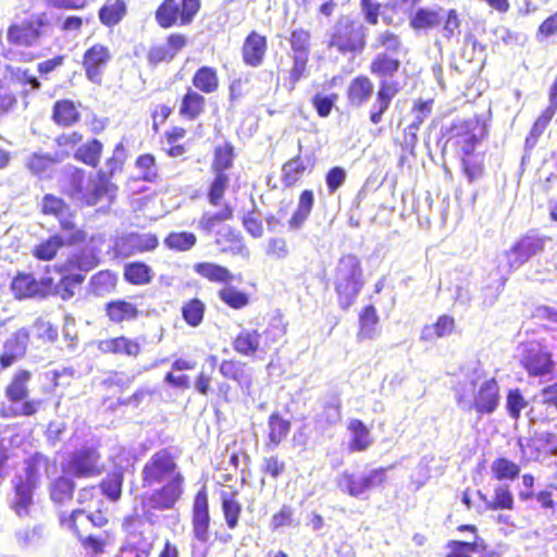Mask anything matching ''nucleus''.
Wrapping results in <instances>:
<instances>
[{"mask_svg": "<svg viewBox=\"0 0 557 557\" xmlns=\"http://www.w3.org/2000/svg\"><path fill=\"white\" fill-rule=\"evenodd\" d=\"M239 491L233 488L230 492H221V510L228 529L234 530L238 527L243 511V505L238 499Z\"/></svg>", "mask_w": 557, "mask_h": 557, "instance_id": "c9c22d12", "label": "nucleus"}, {"mask_svg": "<svg viewBox=\"0 0 557 557\" xmlns=\"http://www.w3.org/2000/svg\"><path fill=\"white\" fill-rule=\"evenodd\" d=\"M30 339V332L27 327H21L14 331L10 337H8L2 347L17 354L23 359L27 354V348Z\"/></svg>", "mask_w": 557, "mask_h": 557, "instance_id": "69168bd1", "label": "nucleus"}, {"mask_svg": "<svg viewBox=\"0 0 557 557\" xmlns=\"http://www.w3.org/2000/svg\"><path fill=\"white\" fill-rule=\"evenodd\" d=\"M52 28L46 12L24 9L16 14L7 29V41L12 47H32L38 44Z\"/></svg>", "mask_w": 557, "mask_h": 557, "instance_id": "20e7f679", "label": "nucleus"}, {"mask_svg": "<svg viewBox=\"0 0 557 557\" xmlns=\"http://www.w3.org/2000/svg\"><path fill=\"white\" fill-rule=\"evenodd\" d=\"M185 476L162 482L151 490L150 494L143 495V505L153 511H168L176 508L185 493Z\"/></svg>", "mask_w": 557, "mask_h": 557, "instance_id": "ddd939ff", "label": "nucleus"}, {"mask_svg": "<svg viewBox=\"0 0 557 557\" xmlns=\"http://www.w3.org/2000/svg\"><path fill=\"white\" fill-rule=\"evenodd\" d=\"M104 313L111 323L123 324L137 320L141 311L137 304L124 298H119L112 299L104 305Z\"/></svg>", "mask_w": 557, "mask_h": 557, "instance_id": "bb28decb", "label": "nucleus"}, {"mask_svg": "<svg viewBox=\"0 0 557 557\" xmlns=\"http://www.w3.org/2000/svg\"><path fill=\"white\" fill-rule=\"evenodd\" d=\"M237 157L235 147L231 141L216 145L210 164L213 177L209 181L206 196L212 207H220L230 187L231 177L226 172L232 169Z\"/></svg>", "mask_w": 557, "mask_h": 557, "instance_id": "39448f33", "label": "nucleus"}, {"mask_svg": "<svg viewBox=\"0 0 557 557\" xmlns=\"http://www.w3.org/2000/svg\"><path fill=\"white\" fill-rule=\"evenodd\" d=\"M307 172L305 160L297 154L283 164L281 182L285 188H293L301 182Z\"/></svg>", "mask_w": 557, "mask_h": 557, "instance_id": "c03bdc74", "label": "nucleus"}, {"mask_svg": "<svg viewBox=\"0 0 557 557\" xmlns=\"http://www.w3.org/2000/svg\"><path fill=\"white\" fill-rule=\"evenodd\" d=\"M5 72L8 73L9 79L13 85H18L22 87L29 86L32 90H36L41 87V83L35 75L32 74L29 69L7 65Z\"/></svg>", "mask_w": 557, "mask_h": 557, "instance_id": "338daca9", "label": "nucleus"}, {"mask_svg": "<svg viewBox=\"0 0 557 557\" xmlns=\"http://www.w3.org/2000/svg\"><path fill=\"white\" fill-rule=\"evenodd\" d=\"M218 370L225 380L233 381L242 391L249 393L252 388L253 376L248 362L235 357L223 359Z\"/></svg>", "mask_w": 557, "mask_h": 557, "instance_id": "4be33fe9", "label": "nucleus"}, {"mask_svg": "<svg viewBox=\"0 0 557 557\" xmlns=\"http://www.w3.org/2000/svg\"><path fill=\"white\" fill-rule=\"evenodd\" d=\"M214 244L221 253L239 255L245 249L243 236L233 227L218 231Z\"/></svg>", "mask_w": 557, "mask_h": 557, "instance_id": "a19ab883", "label": "nucleus"}, {"mask_svg": "<svg viewBox=\"0 0 557 557\" xmlns=\"http://www.w3.org/2000/svg\"><path fill=\"white\" fill-rule=\"evenodd\" d=\"M371 47L374 54L368 65L370 74L379 83L401 84L395 79L403 69L400 57L407 53L401 36L391 29H385L375 35Z\"/></svg>", "mask_w": 557, "mask_h": 557, "instance_id": "f257e3e1", "label": "nucleus"}, {"mask_svg": "<svg viewBox=\"0 0 557 557\" xmlns=\"http://www.w3.org/2000/svg\"><path fill=\"white\" fill-rule=\"evenodd\" d=\"M124 278L132 285H147L152 281L153 272L146 263L134 261L124 267Z\"/></svg>", "mask_w": 557, "mask_h": 557, "instance_id": "bf43d9fd", "label": "nucleus"}, {"mask_svg": "<svg viewBox=\"0 0 557 557\" xmlns=\"http://www.w3.org/2000/svg\"><path fill=\"white\" fill-rule=\"evenodd\" d=\"M116 189L115 185L111 183L109 175L106 172H98L92 184V188L85 193L81 198L82 202L88 207L97 205L103 197L108 196Z\"/></svg>", "mask_w": 557, "mask_h": 557, "instance_id": "a18cd8bd", "label": "nucleus"}, {"mask_svg": "<svg viewBox=\"0 0 557 557\" xmlns=\"http://www.w3.org/2000/svg\"><path fill=\"white\" fill-rule=\"evenodd\" d=\"M207 110L205 95L187 87L178 100V115L185 121L198 120Z\"/></svg>", "mask_w": 557, "mask_h": 557, "instance_id": "c85d7f7f", "label": "nucleus"}, {"mask_svg": "<svg viewBox=\"0 0 557 557\" xmlns=\"http://www.w3.org/2000/svg\"><path fill=\"white\" fill-rule=\"evenodd\" d=\"M187 135V129L180 125H172L164 132V139L169 148L166 154L172 158H178L187 152V147L183 143Z\"/></svg>", "mask_w": 557, "mask_h": 557, "instance_id": "5fc2aeb1", "label": "nucleus"}, {"mask_svg": "<svg viewBox=\"0 0 557 557\" xmlns=\"http://www.w3.org/2000/svg\"><path fill=\"white\" fill-rule=\"evenodd\" d=\"M206 309L203 300L198 297L190 298L181 307L182 318L188 326L197 327L203 322Z\"/></svg>", "mask_w": 557, "mask_h": 557, "instance_id": "6e6d98bb", "label": "nucleus"}, {"mask_svg": "<svg viewBox=\"0 0 557 557\" xmlns=\"http://www.w3.org/2000/svg\"><path fill=\"white\" fill-rule=\"evenodd\" d=\"M129 255H138L153 251L159 246V238L156 234L132 233L125 238Z\"/></svg>", "mask_w": 557, "mask_h": 557, "instance_id": "4d7b16f0", "label": "nucleus"}, {"mask_svg": "<svg viewBox=\"0 0 557 557\" xmlns=\"http://www.w3.org/2000/svg\"><path fill=\"white\" fill-rule=\"evenodd\" d=\"M367 39V28L359 21L342 16L333 26L326 46L341 55L354 58L364 51Z\"/></svg>", "mask_w": 557, "mask_h": 557, "instance_id": "423d86ee", "label": "nucleus"}, {"mask_svg": "<svg viewBox=\"0 0 557 557\" xmlns=\"http://www.w3.org/2000/svg\"><path fill=\"white\" fill-rule=\"evenodd\" d=\"M96 348L102 355L123 356L131 359H137L143 352L140 342L126 335L99 339Z\"/></svg>", "mask_w": 557, "mask_h": 557, "instance_id": "412c9836", "label": "nucleus"}, {"mask_svg": "<svg viewBox=\"0 0 557 557\" xmlns=\"http://www.w3.org/2000/svg\"><path fill=\"white\" fill-rule=\"evenodd\" d=\"M287 327L288 322L283 318V315H272L267 323V327L262 332L265 345L286 342Z\"/></svg>", "mask_w": 557, "mask_h": 557, "instance_id": "13d9d810", "label": "nucleus"}, {"mask_svg": "<svg viewBox=\"0 0 557 557\" xmlns=\"http://www.w3.org/2000/svg\"><path fill=\"white\" fill-rule=\"evenodd\" d=\"M292 430L289 419L283 417L280 411H273L268 418V435L265 445L270 448L280 446Z\"/></svg>", "mask_w": 557, "mask_h": 557, "instance_id": "2f4dec72", "label": "nucleus"}, {"mask_svg": "<svg viewBox=\"0 0 557 557\" xmlns=\"http://www.w3.org/2000/svg\"><path fill=\"white\" fill-rule=\"evenodd\" d=\"M76 502L79 507L75 510H82L81 516H84L87 510H91L92 508L99 505L102 506L104 504L98 492V487L95 484H89L79 488Z\"/></svg>", "mask_w": 557, "mask_h": 557, "instance_id": "e2e57ef3", "label": "nucleus"}, {"mask_svg": "<svg viewBox=\"0 0 557 557\" xmlns=\"http://www.w3.org/2000/svg\"><path fill=\"white\" fill-rule=\"evenodd\" d=\"M99 259L92 252L78 251L71 255L63 263L55 264L54 271L60 275L58 282L46 277L47 297L57 296L63 301L72 299L86 280V273L95 269Z\"/></svg>", "mask_w": 557, "mask_h": 557, "instance_id": "f03ea898", "label": "nucleus"}, {"mask_svg": "<svg viewBox=\"0 0 557 557\" xmlns=\"http://www.w3.org/2000/svg\"><path fill=\"white\" fill-rule=\"evenodd\" d=\"M113 60L110 47L103 42H94L82 55L84 74L91 83L100 84L102 76Z\"/></svg>", "mask_w": 557, "mask_h": 557, "instance_id": "dca6fc26", "label": "nucleus"}, {"mask_svg": "<svg viewBox=\"0 0 557 557\" xmlns=\"http://www.w3.org/2000/svg\"><path fill=\"white\" fill-rule=\"evenodd\" d=\"M124 483V471L121 468L110 471L104 479H102L97 487L101 493L111 502H117L122 496Z\"/></svg>", "mask_w": 557, "mask_h": 557, "instance_id": "8fccbe9b", "label": "nucleus"}, {"mask_svg": "<svg viewBox=\"0 0 557 557\" xmlns=\"http://www.w3.org/2000/svg\"><path fill=\"white\" fill-rule=\"evenodd\" d=\"M479 124L478 119H469L451 124L448 129L449 137L447 141L451 143L461 162V171L471 183L478 180L484 170L482 159L475 153V149L481 141V138L475 134Z\"/></svg>", "mask_w": 557, "mask_h": 557, "instance_id": "7ed1b4c3", "label": "nucleus"}, {"mask_svg": "<svg viewBox=\"0 0 557 557\" xmlns=\"http://www.w3.org/2000/svg\"><path fill=\"white\" fill-rule=\"evenodd\" d=\"M520 471V466L505 456L496 457L491 463L492 478L497 482H512L519 478Z\"/></svg>", "mask_w": 557, "mask_h": 557, "instance_id": "09e8293b", "label": "nucleus"}, {"mask_svg": "<svg viewBox=\"0 0 557 557\" xmlns=\"http://www.w3.org/2000/svg\"><path fill=\"white\" fill-rule=\"evenodd\" d=\"M197 236L187 231L170 232L164 237V246L175 252H185L191 250L197 244Z\"/></svg>", "mask_w": 557, "mask_h": 557, "instance_id": "052dcab7", "label": "nucleus"}, {"mask_svg": "<svg viewBox=\"0 0 557 557\" xmlns=\"http://www.w3.org/2000/svg\"><path fill=\"white\" fill-rule=\"evenodd\" d=\"M404 88V84H386L380 82L375 91V100L369 111V120L377 125L383 121L384 113L389 109L392 101Z\"/></svg>", "mask_w": 557, "mask_h": 557, "instance_id": "393cba45", "label": "nucleus"}, {"mask_svg": "<svg viewBox=\"0 0 557 557\" xmlns=\"http://www.w3.org/2000/svg\"><path fill=\"white\" fill-rule=\"evenodd\" d=\"M490 510H512L515 508L513 494L508 485H497L493 491V496L490 502L485 504Z\"/></svg>", "mask_w": 557, "mask_h": 557, "instance_id": "0e129e2a", "label": "nucleus"}, {"mask_svg": "<svg viewBox=\"0 0 557 557\" xmlns=\"http://www.w3.org/2000/svg\"><path fill=\"white\" fill-rule=\"evenodd\" d=\"M201 0H162L154 11V20L160 28L190 25L201 10Z\"/></svg>", "mask_w": 557, "mask_h": 557, "instance_id": "1a4fd4ad", "label": "nucleus"}, {"mask_svg": "<svg viewBox=\"0 0 557 557\" xmlns=\"http://www.w3.org/2000/svg\"><path fill=\"white\" fill-rule=\"evenodd\" d=\"M260 336L257 330H242L232 339V348L239 356H255L260 350Z\"/></svg>", "mask_w": 557, "mask_h": 557, "instance_id": "ea45409f", "label": "nucleus"}, {"mask_svg": "<svg viewBox=\"0 0 557 557\" xmlns=\"http://www.w3.org/2000/svg\"><path fill=\"white\" fill-rule=\"evenodd\" d=\"M374 94V85L366 74L355 76L347 85L345 96L349 107L361 108Z\"/></svg>", "mask_w": 557, "mask_h": 557, "instance_id": "a878e982", "label": "nucleus"}, {"mask_svg": "<svg viewBox=\"0 0 557 557\" xmlns=\"http://www.w3.org/2000/svg\"><path fill=\"white\" fill-rule=\"evenodd\" d=\"M347 430L350 433L347 445V449L350 454L362 453L371 447L373 438L370 429L362 420L357 418L350 419L347 423Z\"/></svg>", "mask_w": 557, "mask_h": 557, "instance_id": "7c9ffc66", "label": "nucleus"}, {"mask_svg": "<svg viewBox=\"0 0 557 557\" xmlns=\"http://www.w3.org/2000/svg\"><path fill=\"white\" fill-rule=\"evenodd\" d=\"M520 366L530 377H542L553 373L555 361L553 354L541 342H530L524 344Z\"/></svg>", "mask_w": 557, "mask_h": 557, "instance_id": "2eb2a0df", "label": "nucleus"}, {"mask_svg": "<svg viewBox=\"0 0 557 557\" xmlns=\"http://www.w3.org/2000/svg\"><path fill=\"white\" fill-rule=\"evenodd\" d=\"M65 247L60 234L50 235L47 239L36 245L32 251L33 256L40 261L53 260L58 251Z\"/></svg>", "mask_w": 557, "mask_h": 557, "instance_id": "680f3d73", "label": "nucleus"}, {"mask_svg": "<svg viewBox=\"0 0 557 557\" xmlns=\"http://www.w3.org/2000/svg\"><path fill=\"white\" fill-rule=\"evenodd\" d=\"M177 459V454L169 447L154 451L141 468L143 488H153L162 482L185 476Z\"/></svg>", "mask_w": 557, "mask_h": 557, "instance_id": "6e6552de", "label": "nucleus"}, {"mask_svg": "<svg viewBox=\"0 0 557 557\" xmlns=\"http://www.w3.org/2000/svg\"><path fill=\"white\" fill-rule=\"evenodd\" d=\"M190 515L195 539L203 543L208 542L211 517L208 490L206 486L200 487L194 495Z\"/></svg>", "mask_w": 557, "mask_h": 557, "instance_id": "a211bd4d", "label": "nucleus"}, {"mask_svg": "<svg viewBox=\"0 0 557 557\" xmlns=\"http://www.w3.org/2000/svg\"><path fill=\"white\" fill-rule=\"evenodd\" d=\"M380 315L374 305L370 304L361 308L358 313L357 341L372 339L377 334Z\"/></svg>", "mask_w": 557, "mask_h": 557, "instance_id": "473e14b6", "label": "nucleus"}, {"mask_svg": "<svg viewBox=\"0 0 557 557\" xmlns=\"http://www.w3.org/2000/svg\"><path fill=\"white\" fill-rule=\"evenodd\" d=\"M58 224L61 231V239L65 246H79L86 242L87 234L78 225L75 211L58 220Z\"/></svg>", "mask_w": 557, "mask_h": 557, "instance_id": "72a5a7b5", "label": "nucleus"}, {"mask_svg": "<svg viewBox=\"0 0 557 557\" xmlns=\"http://www.w3.org/2000/svg\"><path fill=\"white\" fill-rule=\"evenodd\" d=\"M194 271L212 283L227 284L233 280V275L227 268L208 261L196 263Z\"/></svg>", "mask_w": 557, "mask_h": 557, "instance_id": "603ef678", "label": "nucleus"}, {"mask_svg": "<svg viewBox=\"0 0 557 557\" xmlns=\"http://www.w3.org/2000/svg\"><path fill=\"white\" fill-rule=\"evenodd\" d=\"M74 211L70 203H67L62 197L57 196L52 193H47L42 196L39 212L44 216H52L57 221L66 214Z\"/></svg>", "mask_w": 557, "mask_h": 557, "instance_id": "de8ad7c7", "label": "nucleus"}, {"mask_svg": "<svg viewBox=\"0 0 557 557\" xmlns=\"http://www.w3.org/2000/svg\"><path fill=\"white\" fill-rule=\"evenodd\" d=\"M500 386L495 377L484 380L475 389L470 409L480 416L491 414L499 406Z\"/></svg>", "mask_w": 557, "mask_h": 557, "instance_id": "6ab92c4d", "label": "nucleus"}, {"mask_svg": "<svg viewBox=\"0 0 557 557\" xmlns=\"http://www.w3.org/2000/svg\"><path fill=\"white\" fill-rule=\"evenodd\" d=\"M53 122L62 127H71L81 120V113L70 99L57 100L52 108Z\"/></svg>", "mask_w": 557, "mask_h": 557, "instance_id": "37998d69", "label": "nucleus"}, {"mask_svg": "<svg viewBox=\"0 0 557 557\" xmlns=\"http://www.w3.org/2000/svg\"><path fill=\"white\" fill-rule=\"evenodd\" d=\"M128 0H104L98 9L100 24L109 29L119 26L128 15Z\"/></svg>", "mask_w": 557, "mask_h": 557, "instance_id": "cd10ccee", "label": "nucleus"}, {"mask_svg": "<svg viewBox=\"0 0 557 557\" xmlns=\"http://www.w3.org/2000/svg\"><path fill=\"white\" fill-rule=\"evenodd\" d=\"M82 510H72L69 515L60 516V525L70 530L81 542V545L95 554L102 553L106 547V541L99 536L87 534L88 530L78 528L77 519Z\"/></svg>", "mask_w": 557, "mask_h": 557, "instance_id": "5701e85b", "label": "nucleus"}, {"mask_svg": "<svg viewBox=\"0 0 557 557\" xmlns=\"http://www.w3.org/2000/svg\"><path fill=\"white\" fill-rule=\"evenodd\" d=\"M546 238L534 231L521 235L506 251L510 269H518L531 258L541 255L545 248Z\"/></svg>", "mask_w": 557, "mask_h": 557, "instance_id": "f3484780", "label": "nucleus"}, {"mask_svg": "<svg viewBox=\"0 0 557 557\" xmlns=\"http://www.w3.org/2000/svg\"><path fill=\"white\" fill-rule=\"evenodd\" d=\"M10 288L16 299L46 298V277L37 280L30 273L18 272L12 280Z\"/></svg>", "mask_w": 557, "mask_h": 557, "instance_id": "b1692460", "label": "nucleus"}, {"mask_svg": "<svg viewBox=\"0 0 557 557\" xmlns=\"http://www.w3.org/2000/svg\"><path fill=\"white\" fill-rule=\"evenodd\" d=\"M213 381L212 372L200 371L195 380V388L197 393L202 396H209L214 394L219 400L224 403L230 401V395L232 387L227 382H221L216 385V388H212L211 383Z\"/></svg>", "mask_w": 557, "mask_h": 557, "instance_id": "4c0bfd02", "label": "nucleus"}, {"mask_svg": "<svg viewBox=\"0 0 557 557\" xmlns=\"http://www.w3.org/2000/svg\"><path fill=\"white\" fill-rule=\"evenodd\" d=\"M456 326L455 319L448 314H441L432 324L422 327L420 339L422 342H433L437 338L449 336L454 333Z\"/></svg>", "mask_w": 557, "mask_h": 557, "instance_id": "79ce46f5", "label": "nucleus"}, {"mask_svg": "<svg viewBox=\"0 0 557 557\" xmlns=\"http://www.w3.org/2000/svg\"><path fill=\"white\" fill-rule=\"evenodd\" d=\"M479 550L478 542L449 540L445 544V553L443 557H472L473 553Z\"/></svg>", "mask_w": 557, "mask_h": 557, "instance_id": "774afa93", "label": "nucleus"}, {"mask_svg": "<svg viewBox=\"0 0 557 557\" xmlns=\"http://www.w3.org/2000/svg\"><path fill=\"white\" fill-rule=\"evenodd\" d=\"M335 292L343 310L350 308L363 287L360 260L354 255L343 256L335 269Z\"/></svg>", "mask_w": 557, "mask_h": 557, "instance_id": "0eeeda50", "label": "nucleus"}, {"mask_svg": "<svg viewBox=\"0 0 557 557\" xmlns=\"http://www.w3.org/2000/svg\"><path fill=\"white\" fill-rule=\"evenodd\" d=\"M35 488V485L22 481V479H17L15 482L12 508L18 516L27 513L28 508L33 504V492Z\"/></svg>", "mask_w": 557, "mask_h": 557, "instance_id": "864d4df0", "label": "nucleus"}, {"mask_svg": "<svg viewBox=\"0 0 557 557\" xmlns=\"http://www.w3.org/2000/svg\"><path fill=\"white\" fill-rule=\"evenodd\" d=\"M76 484L71 475L61 474L49 483V497L55 505H66L74 498Z\"/></svg>", "mask_w": 557, "mask_h": 557, "instance_id": "f704fd0d", "label": "nucleus"}, {"mask_svg": "<svg viewBox=\"0 0 557 557\" xmlns=\"http://www.w3.org/2000/svg\"><path fill=\"white\" fill-rule=\"evenodd\" d=\"M221 210L218 212L206 211L198 220L197 227L205 234H211L220 224L234 219L235 210L230 202H223Z\"/></svg>", "mask_w": 557, "mask_h": 557, "instance_id": "e433bc0d", "label": "nucleus"}, {"mask_svg": "<svg viewBox=\"0 0 557 557\" xmlns=\"http://www.w3.org/2000/svg\"><path fill=\"white\" fill-rule=\"evenodd\" d=\"M268 38L257 30H250L240 47L242 61L247 67L257 69L264 64L268 54Z\"/></svg>", "mask_w": 557, "mask_h": 557, "instance_id": "aec40b11", "label": "nucleus"}, {"mask_svg": "<svg viewBox=\"0 0 557 557\" xmlns=\"http://www.w3.org/2000/svg\"><path fill=\"white\" fill-rule=\"evenodd\" d=\"M221 86L219 71L214 66L201 65L191 76V88L202 95L218 92Z\"/></svg>", "mask_w": 557, "mask_h": 557, "instance_id": "c756f323", "label": "nucleus"}, {"mask_svg": "<svg viewBox=\"0 0 557 557\" xmlns=\"http://www.w3.org/2000/svg\"><path fill=\"white\" fill-rule=\"evenodd\" d=\"M104 469L106 463L96 445H83L73 450L64 465V470L77 479L97 478L103 473Z\"/></svg>", "mask_w": 557, "mask_h": 557, "instance_id": "9b49d317", "label": "nucleus"}, {"mask_svg": "<svg viewBox=\"0 0 557 557\" xmlns=\"http://www.w3.org/2000/svg\"><path fill=\"white\" fill-rule=\"evenodd\" d=\"M290 48L292 67L288 71L287 82L290 89L307 76L311 54V33L298 27L293 29L287 38Z\"/></svg>", "mask_w": 557, "mask_h": 557, "instance_id": "9d476101", "label": "nucleus"}, {"mask_svg": "<svg viewBox=\"0 0 557 557\" xmlns=\"http://www.w3.org/2000/svg\"><path fill=\"white\" fill-rule=\"evenodd\" d=\"M32 372L27 369H18L14 372L4 388L5 398L11 404H22L20 410L14 411L13 416H34L37 413L40 401L27 399L29 394L28 384L32 380Z\"/></svg>", "mask_w": 557, "mask_h": 557, "instance_id": "4468645a", "label": "nucleus"}, {"mask_svg": "<svg viewBox=\"0 0 557 557\" xmlns=\"http://www.w3.org/2000/svg\"><path fill=\"white\" fill-rule=\"evenodd\" d=\"M314 206V194L311 189H304L298 196L297 207L288 220L290 230H299L310 216Z\"/></svg>", "mask_w": 557, "mask_h": 557, "instance_id": "58836bf2", "label": "nucleus"}, {"mask_svg": "<svg viewBox=\"0 0 557 557\" xmlns=\"http://www.w3.org/2000/svg\"><path fill=\"white\" fill-rule=\"evenodd\" d=\"M392 468L393 466L379 467L363 473L345 470L339 475L337 484L338 487L349 496L361 498L369 491L384 485L386 482V472Z\"/></svg>", "mask_w": 557, "mask_h": 557, "instance_id": "f8f14e48", "label": "nucleus"}, {"mask_svg": "<svg viewBox=\"0 0 557 557\" xmlns=\"http://www.w3.org/2000/svg\"><path fill=\"white\" fill-rule=\"evenodd\" d=\"M49 466L50 460L47 456L40 453H35L25 460V474L21 478L22 481L37 486L40 479L48 473Z\"/></svg>", "mask_w": 557, "mask_h": 557, "instance_id": "49530a36", "label": "nucleus"}, {"mask_svg": "<svg viewBox=\"0 0 557 557\" xmlns=\"http://www.w3.org/2000/svg\"><path fill=\"white\" fill-rule=\"evenodd\" d=\"M102 151V143L97 138H92L76 149L74 158L75 160L95 169L100 164Z\"/></svg>", "mask_w": 557, "mask_h": 557, "instance_id": "3c124183", "label": "nucleus"}]
</instances>
